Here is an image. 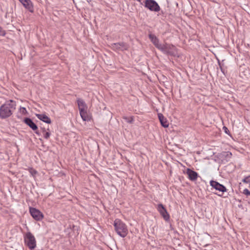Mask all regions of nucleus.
Listing matches in <instances>:
<instances>
[{"instance_id":"obj_1","label":"nucleus","mask_w":250,"mask_h":250,"mask_svg":"<svg viewBox=\"0 0 250 250\" xmlns=\"http://www.w3.org/2000/svg\"><path fill=\"white\" fill-rule=\"evenodd\" d=\"M16 102L13 100H10L1 105L0 107V118L5 119L10 117L16 109Z\"/></svg>"},{"instance_id":"obj_2","label":"nucleus","mask_w":250,"mask_h":250,"mask_svg":"<svg viewBox=\"0 0 250 250\" xmlns=\"http://www.w3.org/2000/svg\"><path fill=\"white\" fill-rule=\"evenodd\" d=\"M113 225L115 231L121 237L124 238L127 235V227L121 220L116 219L114 221Z\"/></svg>"},{"instance_id":"obj_3","label":"nucleus","mask_w":250,"mask_h":250,"mask_svg":"<svg viewBox=\"0 0 250 250\" xmlns=\"http://www.w3.org/2000/svg\"><path fill=\"white\" fill-rule=\"evenodd\" d=\"M24 241L25 245L30 250H33L36 247V239L31 232H28L25 234Z\"/></svg>"},{"instance_id":"obj_4","label":"nucleus","mask_w":250,"mask_h":250,"mask_svg":"<svg viewBox=\"0 0 250 250\" xmlns=\"http://www.w3.org/2000/svg\"><path fill=\"white\" fill-rule=\"evenodd\" d=\"M144 6L145 8L153 12H159L160 7L155 0H145L144 1Z\"/></svg>"},{"instance_id":"obj_5","label":"nucleus","mask_w":250,"mask_h":250,"mask_svg":"<svg viewBox=\"0 0 250 250\" xmlns=\"http://www.w3.org/2000/svg\"><path fill=\"white\" fill-rule=\"evenodd\" d=\"M159 50L167 55L175 56L176 54V48L172 44L167 43L162 44Z\"/></svg>"},{"instance_id":"obj_6","label":"nucleus","mask_w":250,"mask_h":250,"mask_svg":"<svg viewBox=\"0 0 250 250\" xmlns=\"http://www.w3.org/2000/svg\"><path fill=\"white\" fill-rule=\"evenodd\" d=\"M111 47L112 50L118 51L127 50L129 49V45L125 42H120L111 44Z\"/></svg>"},{"instance_id":"obj_7","label":"nucleus","mask_w":250,"mask_h":250,"mask_svg":"<svg viewBox=\"0 0 250 250\" xmlns=\"http://www.w3.org/2000/svg\"><path fill=\"white\" fill-rule=\"evenodd\" d=\"M157 209L166 221L168 222L169 220V214L162 204H159L157 205Z\"/></svg>"},{"instance_id":"obj_8","label":"nucleus","mask_w":250,"mask_h":250,"mask_svg":"<svg viewBox=\"0 0 250 250\" xmlns=\"http://www.w3.org/2000/svg\"><path fill=\"white\" fill-rule=\"evenodd\" d=\"M29 211L32 217L36 221H41L43 218L42 213L34 208H30Z\"/></svg>"},{"instance_id":"obj_9","label":"nucleus","mask_w":250,"mask_h":250,"mask_svg":"<svg viewBox=\"0 0 250 250\" xmlns=\"http://www.w3.org/2000/svg\"><path fill=\"white\" fill-rule=\"evenodd\" d=\"M210 186L216 190L222 192L223 193L227 191L226 188L222 184L214 180H211L209 182Z\"/></svg>"},{"instance_id":"obj_10","label":"nucleus","mask_w":250,"mask_h":250,"mask_svg":"<svg viewBox=\"0 0 250 250\" xmlns=\"http://www.w3.org/2000/svg\"><path fill=\"white\" fill-rule=\"evenodd\" d=\"M232 154L229 151H223L219 154V158L222 162H228L230 160Z\"/></svg>"},{"instance_id":"obj_11","label":"nucleus","mask_w":250,"mask_h":250,"mask_svg":"<svg viewBox=\"0 0 250 250\" xmlns=\"http://www.w3.org/2000/svg\"><path fill=\"white\" fill-rule=\"evenodd\" d=\"M22 4L23 6L29 12L33 13L34 12L33 5L30 0H19Z\"/></svg>"},{"instance_id":"obj_12","label":"nucleus","mask_w":250,"mask_h":250,"mask_svg":"<svg viewBox=\"0 0 250 250\" xmlns=\"http://www.w3.org/2000/svg\"><path fill=\"white\" fill-rule=\"evenodd\" d=\"M23 122L33 130H36L38 129L37 125L29 117L25 118L23 120Z\"/></svg>"},{"instance_id":"obj_13","label":"nucleus","mask_w":250,"mask_h":250,"mask_svg":"<svg viewBox=\"0 0 250 250\" xmlns=\"http://www.w3.org/2000/svg\"><path fill=\"white\" fill-rule=\"evenodd\" d=\"M148 37L154 46L159 49L162 44L159 43V40L158 38L155 35L152 34H149L148 35Z\"/></svg>"},{"instance_id":"obj_14","label":"nucleus","mask_w":250,"mask_h":250,"mask_svg":"<svg viewBox=\"0 0 250 250\" xmlns=\"http://www.w3.org/2000/svg\"><path fill=\"white\" fill-rule=\"evenodd\" d=\"M186 173L188 174V178L191 181H195L198 177V174L197 172L190 168H188L187 169Z\"/></svg>"},{"instance_id":"obj_15","label":"nucleus","mask_w":250,"mask_h":250,"mask_svg":"<svg viewBox=\"0 0 250 250\" xmlns=\"http://www.w3.org/2000/svg\"><path fill=\"white\" fill-rule=\"evenodd\" d=\"M158 117L162 126L165 128L167 127L169 125V124L167 119L164 116L162 113H158Z\"/></svg>"},{"instance_id":"obj_16","label":"nucleus","mask_w":250,"mask_h":250,"mask_svg":"<svg viewBox=\"0 0 250 250\" xmlns=\"http://www.w3.org/2000/svg\"><path fill=\"white\" fill-rule=\"evenodd\" d=\"M37 117L42 121L47 123V124H51V120L50 118H49L47 116L43 114H36Z\"/></svg>"},{"instance_id":"obj_17","label":"nucleus","mask_w":250,"mask_h":250,"mask_svg":"<svg viewBox=\"0 0 250 250\" xmlns=\"http://www.w3.org/2000/svg\"><path fill=\"white\" fill-rule=\"evenodd\" d=\"M80 114L82 119L84 121H89L91 120V117L88 115L86 109H82Z\"/></svg>"},{"instance_id":"obj_18","label":"nucleus","mask_w":250,"mask_h":250,"mask_svg":"<svg viewBox=\"0 0 250 250\" xmlns=\"http://www.w3.org/2000/svg\"><path fill=\"white\" fill-rule=\"evenodd\" d=\"M77 104L79 107V111H81L82 109H86L87 107L85 102L82 99H78Z\"/></svg>"},{"instance_id":"obj_19","label":"nucleus","mask_w":250,"mask_h":250,"mask_svg":"<svg viewBox=\"0 0 250 250\" xmlns=\"http://www.w3.org/2000/svg\"><path fill=\"white\" fill-rule=\"evenodd\" d=\"M242 182L245 183H250V175L245 177L242 180Z\"/></svg>"},{"instance_id":"obj_20","label":"nucleus","mask_w":250,"mask_h":250,"mask_svg":"<svg viewBox=\"0 0 250 250\" xmlns=\"http://www.w3.org/2000/svg\"><path fill=\"white\" fill-rule=\"evenodd\" d=\"M125 119L126 121L130 124L133 123L134 122V119L132 117H131L129 118L125 117Z\"/></svg>"},{"instance_id":"obj_21","label":"nucleus","mask_w":250,"mask_h":250,"mask_svg":"<svg viewBox=\"0 0 250 250\" xmlns=\"http://www.w3.org/2000/svg\"><path fill=\"white\" fill-rule=\"evenodd\" d=\"M20 111L23 114H26L27 113L26 109L24 107H20Z\"/></svg>"},{"instance_id":"obj_22","label":"nucleus","mask_w":250,"mask_h":250,"mask_svg":"<svg viewBox=\"0 0 250 250\" xmlns=\"http://www.w3.org/2000/svg\"><path fill=\"white\" fill-rule=\"evenodd\" d=\"M44 138L46 139H48L50 136V133L49 131L43 133Z\"/></svg>"},{"instance_id":"obj_23","label":"nucleus","mask_w":250,"mask_h":250,"mask_svg":"<svg viewBox=\"0 0 250 250\" xmlns=\"http://www.w3.org/2000/svg\"><path fill=\"white\" fill-rule=\"evenodd\" d=\"M243 193L245 195H247V196H250V191H249V189L247 188H245L243 190Z\"/></svg>"},{"instance_id":"obj_24","label":"nucleus","mask_w":250,"mask_h":250,"mask_svg":"<svg viewBox=\"0 0 250 250\" xmlns=\"http://www.w3.org/2000/svg\"><path fill=\"white\" fill-rule=\"evenodd\" d=\"M218 64L219 65V67L221 69V71H222V72L223 73V74H225V71H224V70L223 68V66H222V65L221 64L220 61L218 60Z\"/></svg>"},{"instance_id":"obj_25","label":"nucleus","mask_w":250,"mask_h":250,"mask_svg":"<svg viewBox=\"0 0 250 250\" xmlns=\"http://www.w3.org/2000/svg\"><path fill=\"white\" fill-rule=\"evenodd\" d=\"M5 35V32L3 30L2 28L0 26V36H4Z\"/></svg>"},{"instance_id":"obj_26","label":"nucleus","mask_w":250,"mask_h":250,"mask_svg":"<svg viewBox=\"0 0 250 250\" xmlns=\"http://www.w3.org/2000/svg\"><path fill=\"white\" fill-rule=\"evenodd\" d=\"M223 129L226 134H229V133H230L229 131L226 126H223Z\"/></svg>"},{"instance_id":"obj_27","label":"nucleus","mask_w":250,"mask_h":250,"mask_svg":"<svg viewBox=\"0 0 250 250\" xmlns=\"http://www.w3.org/2000/svg\"><path fill=\"white\" fill-rule=\"evenodd\" d=\"M34 131H35V133L37 135H39V136H40V135H41V133L39 132V131L38 130V129H37V130H34Z\"/></svg>"},{"instance_id":"obj_28","label":"nucleus","mask_w":250,"mask_h":250,"mask_svg":"<svg viewBox=\"0 0 250 250\" xmlns=\"http://www.w3.org/2000/svg\"><path fill=\"white\" fill-rule=\"evenodd\" d=\"M41 129L42 130V132L43 133H44V132H46V129L44 127H41Z\"/></svg>"},{"instance_id":"obj_29","label":"nucleus","mask_w":250,"mask_h":250,"mask_svg":"<svg viewBox=\"0 0 250 250\" xmlns=\"http://www.w3.org/2000/svg\"><path fill=\"white\" fill-rule=\"evenodd\" d=\"M138 2H140V4L144 5V1L142 2V0H137Z\"/></svg>"},{"instance_id":"obj_30","label":"nucleus","mask_w":250,"mask_h":250,"mask_svg":"<svg viewBox=\"0 0 250 250\" xmlns=\"http://www.w3.org/2000/svg\"><path fill=\"white\" fill-rule=\"evenodd\" d=\"M31 172L33 174V173H35V174L36 173L37 171L35 170H32V171Z\"/></svg>"}]
</instances>
